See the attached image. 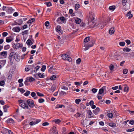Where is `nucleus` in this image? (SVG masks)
I'll return each instance as SVG.
<instances>
[{
    "mask_svg": "<svg viewBox=\"0 0 134 134\" xmlns=\"http://www.w3.org/2000/svg\"><path fill=\"white\" fill-rule=\"evenodd\" d=\"M13 58L17 62H18L20 60V57L19 56L18 53H15L14 52H12L10 53L9 58L11 60Z\"/></svg>",
    "mask_w": 134,
    "mask_h": 134,
    "instance_id": "f257e3e1",
    "label": "nucleus"
},
{
    "mask_svg": "<svg viewBox=\"0 0 134 134\" xmlns=\"http://www.w3.org/2000/svg\"><path fill=\"white\" fill-rule=\"evenodd\" d=\"M18 102L19 104V105L24 109H29V108L28 105L27 104L25 101L20 99L18 100Z\"/></svg>",
    "mask_w": 134,
    "mask_h": 134,
    "instance_id": "f03ea898",
    "label": "nucleus"
},
{
    "mask_svg": "<svg viewBox=\"0 0 134 134\" xmlns=\"http://www.w3.org/2000/svg\"><path fill=\"white\" fill-rule=\"evenodd\" d=\"M62 58L64 60H67L69 62L72 61V59L71 57H70L69 55L66 54H63L61 56Z\"/></svg>",
    "mask_w": 134,
    "mask_h": 134,
    "instance_id": "7ed1b4c3",
    "label": "nucleus"
},
{
    "mask_svg": "<svg viewBox=\"0 0 134 134\" xmlns=\"http://www.w3.org/2000/svg\"><path fill=\"white\" fill-rule=\"evenodd\" d=\"M26 102L29 106L31 108H32L35 106V105L34 104V101L32 99H28L26 101Z\"/></svg>",
    "mask_w": 134,
    "mask_h": 134,
    "instance_id": "20e7f679",
    "label": "nucleus"
},
{
    "mask_svg": "<svg viewBox=\"0 0 134 134\" xmlns=\"http://www.w3.org/2000/svg\"><path fill=\"white\" fill-rule=\"evenodd\" d=\"M94 42L93 41L91 42V44H85L84 45L85 47L83 48L84 51H86L90 47L93 46L94 44Z\"/></svg>",
    "mask_w": 134,
    "mask_h": 134,
    "instance_id": "39448f33",
    "label": "nucleus"
},
{
    "mask_svg": "<svg viewBox=\"0 0 134 134\" xmlns=\"http://www.w3.org/2000/svg\"><path fill=\"white\" fill-rule=\"evenodd\" d=\"M7 55V51H3L0 53V58H6Z\"/></svg>",
    "mask_w": 134,
    "mask_h": 134,
    "instance_id": "423d86ee",
    "label": "nucleus"
},
{
    "mask_svg": "<svg viewBox=\"0 0 134 134\" xmlns=\"http://www.w3.org/2000/svg\"><path fill=\"white\" fill-rule=\"evenodd\" d=\"M106 87L105 86L101 88L100 89L99 91V93L97 95L99 94H101L103 93L105 90H106Z\"/></svg>",
    "mask_w": 134,
    "mask_h": 134,
    "instance_id": "0eeeda50",
    "label": "nucleus"
},
{
    "mask_svg": "<svg viewBox=\"0 0 134 134\" xmlns=\"http://www.w3.org/2000/svg\"><path fill=\"white\" fill-rule=\"evenodd\" d=\"M41 121V120L39 119H36V122H34L33 121L30 122L29 124L31 126H32L34 125H35L39 123Z\"/></svg>",
    "mask_w": 134,
    "mask_h": 134,
    "instance_id": "6e6552de",
    "label": "nucleus"
},
{
    "mask_svg": "<svg viewBox=\"0 0 134 134\" xmlns=\"http://www.w3.org/2000/svg\"><path fill=\"white\" fill-rule=\"evenodd\" d=\"M87 112L88 114V118H91L93 117V114L90 110H88Z\"/></svg>",
    "mask_w": 134,
    "mask_h": 134,
    "instance_id": "1a4fd4ad",
    "label": "nucleus"
},
{
    "mask_svg": "<svg viewBox=\"0 0 134 134\" xmlns=\"http://www.w3.org/2000/svg\"><path fill=\"white\" fill-rule=\"evenodd\" d=\"M65 20V19L63 16L60 17L58 18L57 21V22H59L60 21L62 22H64Z\"/></svg>",
    "mask_w": 134,
    "mask_h": 134,
    "instance_id": "9d476101",
    "label": "nucleus"
},
{
    "mask_svg": "<svg viewBox=\"0 0 134 134\" xmlns=\"http://www.w3.org/2000/svg\"><path fill=\"white\" fill-rule=\"evenodd\" d=\"M13 39V38L11 36L7 37L6 38V41L7 42H10L12 41Z\"/></svg>",
    "mask_w": 134,
    "mask_h": 134,
    "instance_id": "9b49d317",
    "label": "nucleus"
},
{
    "mask_svg": "<svg viewBox=\"0 0 134 134\" xmlns=\"http://www.w3.org/2000/svg\"><path fill=\"white\" fill-rule=\"evenodd\" d=\"M127 0H122V5L124 6H125L126 5V3L127 4H129V7L130 6V2L129 3H128L129 2H127Z\"/></svg>",
    "mask_w": 134,
    "mask_h": 134,
    "instance_id": "f8f14e48",
    "label": "nucleus"
},
{
    "mask_svg": "<svg viewBox=\"0 0 134 134\" xmlns=\"http://www.w3.org/2000/svg\"><path fill=\"white\" fill-rule=\"evenodd\" d=\"M100 110V109L98 107H97L95 109L93 110V112L94 114L96 115L98 114Z\"/></svg>",
    "mask_w": 134,
    "mask_h": 134,
    "instance_id": "ddd939ff",
    "label": "nucleus"
},
{
    "mask_svg": "<svg viewBox=\"0 0 134 134\" xmlns=\"http://www.w3.org/2000/svg\"><path fill=\"white\" fill-rule=\"evenodd\" d=\"M18 23H16V25H21L23 23V20L22 19H20L17 20V21Z\"/></svg>",
    "mask_w": 134,
    "mask_h": 134,
    "instance_id": "4468645a",
    "label": "nucleus"
},
{
    "mask_svg": "<svg viewBox=\"0 0 134 134\" xmlns=\"http://www.w3.org/2000/svg\"><path fill=\"white\" fill-rule=\"evenodd\" d=\"M26 79L28 80L29 82H32L35 80L34 78L31 77H27L26 78Z\"/></svg>",
    "mask_w": 134,
    "mask_h": 134,
    "instance_id": "2eb2a0df",
    "label": "nucleus"
},
{
    "mask_svg": "<svg viewBox=\"0 0 134 134\" xmlns=\"http://www.w3.org/2000/svg\"><path fill=\"white\" fill-rule=\"evenodd\" d=\"M13 30L15 32H19L20 30V29L19 27H14L13 29Z\"/></svg>",
    "mask_w": 134,
    "mask_h": 134,
    "instance_id": "dca6fc26",
    "label": "nucleus"
},
{
    "mask_svg": "<svg viewBox=\"0 0 134 134\" xmlns=\"http://www.w3.org/2000/svg\"><path fill=\"white\" fill-rule=\"evenodd\" d=\"M26 43L28 46H30L33 44V42H32L31 40L29 39L27 40Z\"/></svg>",
    "mask_w": 134,
    "mask_h": 134,
    "instance_id": "f3484780",
    "label": "nucleus"
},
{
    "mask_svg": "<svg viewBox=\"0 0 134 134\" xmlns=\"http://www.w3.org/2000/svg\"><path fill=\"white\" fill-rule=\"evenodd\" d=\"M6 122L7 123H11L12 124L15 122L14 120L12 118L8 119Z\"/></svg>",
    "mask_w": 134,
    "mask_h": 134,
    "instance_id": "a211bd4d",
    "label": "nucleus"
},
{
    "mask_svg": "<svg viewBox=\"0 0 134 134\" xmlns=\"http://www.w3.org/2000/svg\"><path fill=\"white\" fill-rule=\"evenodd\" d=\"M31 96L35 99H36L37 98V97L36 96V94L34 92H32L31 94Z\"/></svg>",
    "mask_w": 134,
    "mask_h": 134,
    "instance_id": "6ab92c4d",
    "label": "nucleus"
},
{
    "mask_svg": "<svg viewBox=\"0 0 134 134\" xmlns=\"http://www.w3.org/2000/svg\"><path fill=\"white\" fill-rule=\"evenodd\" d=\"M126 16H129L128 19H131L133 17V15L131 14V12L129 11L126 14Z\"/></svg>",
    "mask_w": 134,
    "mask_h": 134,
    "instance_id": "aec40b11",
    "label": "nucleus"
},
{
    "mask_svg": "<svg viewBox=\"0 0 134 134\" xmlns=\"http://www.w3.org/2000/svg\"><path fill=\"white\" fill-rule=\"evenodd\" d=\"M8 129L4 128L1 131V132L3 134H8Z\"/></svg>",
    "mask_w": 134,
    "mask_h": 134,
    "instance_id": "412c9836",
    "label": "nucleus"
},
{
    "mask_svg": "<svg viewBox=\"0 0 134 134\" xmlns=\"http://www.w3.org/2000/svg\"><path fill=\"white\" fill-rule=\"evenodd\" d=\"M5 8H6V10L8 12H11L12 10V8L10 7H5Z\"/></svg>",
    "mask_w": 134,
    "mask_h": 134,
    "instance_id": "4be33fe9",
    "label": "nucleus"
},
{
    "mask_svg": "<svg viewBox=\"0 0 134 134\" xmlns=\"http://www.w3.org/2000/svg\"><path fill=\"white\" fill-rule=\"evenodd\" d=\"M109 125L112 127H116V124L115 123L110 122L109 124Z\"/></svg>",
    "mask_w": 134,
    "mask_h": 134,
    "instance_id": "5701e85b",
    "label": "nucleus"
},
{
    "mask_svg": "<svg viewBox=\"0 0 134 134\" xmlns=\"http://www.w3.org/2000/svg\"><path fill=\"white\" fill-rule=\"evenodd\" d=\"M6 62L5 60H3L0 61V64L2 66H4Z\"/></svg>",
    "mask_w": 134,
    "mask_h": 134,
    "instance_id": "b1692460",
    "label": "nucleus"
},
{
    "mask_svg": "<svg viewBox=\"0 0 134 134\" xmlns=\"http://www.w3.org/2000/svg\"><path fill=\"white\" fill-rule=\"evenodd\" d=\"M114 29V28H111L110 29L109 31V33L110 34H112L114 33L115 31Z\"/></svg>",
    "mask_w": 134,
    "mask_h": 134,
    "instance_id": "393cba45",
    "label": "nucleus"
},
{
    "mask_svg": "<svg viewBox=\"0 0 134 134\" xmlns=\"http://www.w3.org/2000/svg\"><path fill=\"white\" fill-rule=\"evenodd\" d=\"M131 50L129 48L127 47L124 48L123 49V51L124 52H129L130 51H131Z\"/></svg>",
    "mask_w": 134,
    "mask_h": 134,
    "instance_id": "a878e982",
    "label": "nucleus"
},
{
    "mask_svg": "<svg viewBox=\"0 0 134 134\" xmlns=\"http://www.w3.org/2000/svg\"><path fill=\"white\" fill-rule=\"evenodd\" d=\"M90 37H86L84 40V41L85 43H87L90 40Z\"/></svg>",
    "mask_w": 134,
    "mask_h": 134,
    "instance_id": "bb28decb",
    "label": "nucleus"
},
{
    "mask_svg": "<svg viewBox=\"0 0 134 134\" xmlns=\"http://www.w3.org/2000/svg\"><path fill=\"white\" fill-rule=\"evenodd\" d=\"M35 19L34 18H31L29 19L27 22L28 24L31 23L35 21Z\"/></svg>",
    "mask_w": 134,
    "mask_h": 134,
    "instance_id": "cd10ccee",
    "label": "nucleus"
},
{
    "mask_svg": "<svg viewBox=\"0 0 134 134\" xmlns=\"http://www.w3.org/2000/svg\"><path fill=\"white\" fill-rule=\"evenodd\" d=\"M12 47L13 48L16 49L19 48L18 44H14V45Z\"/></svg>",
    "mask_w": 134,
    "mask_h": 134,
    "instance_id": "c85d7f7f",
    "label": "nucleus"
},
{
    "mask_svg": "<svg viewBox=\"0 0 134 134\" xmlns=\"http://www.w3.org/2000/svg\"><path fill=\"white\" fill-rule=\"evenodd\" d=\"M81 20L79 18H77L75 20V22L76 24H79L81 22Z\"/></svg>",
    "mask_w": 134,
    "mask_h": 134,
    "instance_id": "c756f323",
    "label": "nucleus"
},
{
    "mask_svg": "<svg viewBox=\"0 0 134 134\" xmlns=\"http://www.w3.org/2000/svg\"><path fill=\"white\" fill-rule=\"evenodd\" d=\"M110 111L109 113L107 114L108 116V118H111L113 116V114L111 113H110Z\"/></svg>",
    "mask_w": 134,
    "mask_h": 134,
    "instance_id": "7c9ffc66",
    "label": "nucleus"
},
{
    "mask_svg": "<svg viewBox=\"0 0 134 134\" xmlns=\"http://www.w3.org/2000/svg\"><path fill=\"white\" fill-rule=\"evenodd\" d=\"M56 79V77L55 75H53L52 76H51L50 77L49 79H50L52 80H55Z\"/></svg>",
    "mask_w": 134,
    "mask_h": 134,
    "instance_id": "2f4dec72",
    "label": "nucleus"
},
{
    "mask_svg": "<svg viewBox=\"0 0 134 134\" xmlns=\"http://www.w3.org/2000/svg\"><path fill=\"white\" fill-rule=\"evenodd\" d=\"M44 4L46 5L47 7H50L52 6V4L50 2H46L44 3Z\"/></svg>",
    "mask_w": 134,
    "mask_h": 134,
    "instance_id": "473e14b6",
    "label": "nucleus"
},
{
    "mask_svg": "<svg viewBox=\"0 0 134 134\" xmlns=\"http://www.w3.org/2000/svg\"><path fill=\"white\" fill-rule=\"evenodd\" d=\"M115 8V7L114 5L110 6L109 7V9L112 10H114Z\"/></svg>",
    "mask_w": 134,
    "mask_h": 134,
    "instance_id": "72a5a7b5",
    "label": "nucleus"
},
{
    "mask_svg": "<svg viewBox=\"0 0 134 134\" xmlns=\"http://www.w3.org/2000/svg\"><path fill=\"white\" fill-rule=\"evenodd\" d=\"M75 9L76 10H77L80 7V5L79 4H76L75 5Z\"/></svg>",
    "mask_w": 134,
    "mask_h": 134,
    "instance_id": "f704fd0d",
    "label": "nucleus"
},
{
    "mask_svg": "<svg viewBox=\"0 0 134 134\" xmlns=\"http://www.w3.org/2000/svg\"><path fill=\"white\" fill-rule=\"evenodd\" d=\"M30 92L29 91H27L24 94L25 96L27 97L28 96L29 94L30 93Z\"/></svg>",
    "mask_w": 134,
    "mask_h": 134,
    "instance_id": "c9c22d12",
    "label": "nucleus"
},
{
    "mask_svg": "<svg viewBox=\"0 0 134 134\" xmlns=\"http://www.w3.org/2000/svg\"><path fill=\"white\" fill-rule=\"evenodd\" d=\"M18 90L19 91L22 93H24L25 92V90L23 88L20 89L19 88H18Z\"/></svg>",
    "mask_w": 134,
    "mask_h": 134,
    "instance_id": "e433bc0d",
    "label": "nucleus"
},
{
    "mask_svg": "<svg viewBox=\"0 0 134 134\" xmlns=\"http://www.w3.org/2000/svg\"><path fill=\"white\" fill-rule=\"evenodd\" d=\"M61 27L60 26H58L56 29V31L57 32H59V31H60L61 30Z\"/></svg>",
    "mask_w": 134,
    "mask_h": 134,
    "instance_id": "4c0bfd02",
    "label": "nucleus"
},
{
    "mask_svg": "<svg viewBox=\"0 0 134 134\" xmlns=\"http://www.w3.org/2000/svg\"><path fill=\"white\" fill-rule=\"evenodd\" d=\"M36 93L37 95L39 97H43L44 96V94L38 92H37Z\"/></svg>",
    "mask_w": 134,
    "mask_h": 134,
    "instance_id": "58836bf2",
    "label": "nucleus"
},
{
    "mask_svg": "<svg viewBox=\"0 0 134 134\" xmlns=\"http://www.w3.org/2000/svg\"><path fill=\"white\" fill-rule=\"evenodd\" d=\"M40 66H37L35 68V69H36V70H34V71L35 72H36L37 70L40 68Z\"/></svg>",
    "mask_w": 134,
    "mask_h": 134,
    "instance_id": "ea45409f",
    "label": "nucleus"
},
{
    "mask_svg": "<svg viewBox=\"0 0 134 134\" xmlns=\"http://www.w3.org/2000/svg\"><path fill=\"white\" fill-rule=\"evenodd\" d=\"M54 121L55 124H58L61 121L59 119H57L56 120H54Z\"/></svg>",
    "mask_w": 134,
    "mask_h": 134,
    "instance_id": "a19ab883",
    "label": "nucleus"
},
{
    "mask_svg": "<svg viewBox=\"0 0 134 134\" xmlns=\"http://www.w3.org/2000/svg\"><path fill=\"white\" fill-rule=\"evenodd\" d=\"M38 78H44V75H43L41 73H40L38 74Z\"/></svg>",
    "mask_w": 134,
    "mask_h": 134,
    "instance_id": "79ce46f5",
    "label": "nucleus"
},
{
    "mask_svg": "<svg viewBox=\"0 0 134 134\" xmlns=\"http://www.w3.org/2000/svg\"><path fill=\"white\" fill-rule=\"evenodd\" d=\"M81 100L80 99H76L75 101V102L77 104H79V103L81 102Z\"/></svg>",
    "mask_w": 134,
    "mask_h": 134,
    "instance_id": "37998d69",
    "label": "nucleus"
},
{
    "mask_svg": "<svg viewBox=\"0 0 134 134\" xmlns=\"http://www.w3.org/2000/svg\"><path fill=\"white\" fill-rule=\"evenodd\" d=\"M46 66L45 65H43L41 69V70L44 72L46 69Z\"/></svg>",
    "mask_w": 134,
    "mask_h": 134,
    "instance_id": "c03bdc74",
    "label": "nucleus"
},
{
    "mask_svg": "<svg viewBox=\"0 0 134 134\" xmlns=\"http://www.w3.org/2000/svg\"><path fill=\"white\" fill-rule=\"evenodd\" d=\"M10 47V46L8 44L6 46H5L4 47V49L5 50H7Z\"/></svg>",
    "mask_w": 134,
    "mask_h": 134,
    "instance_id": "a18cd8bd",
    "label": "nucleus"
},
{
    "mask_svg": "<svg viewBox=\"0 0 134 134\" xmlns=\"http://www.w3.org/2000/svg\"><path fill=\"white\" fill-rule=\"evenodd\" d=\"M97 89L93 88L92 89L91 91L93 93H94L97 91Z\"/></svg>",
    "mask_w": 134,
    "mask_h": 134,
    "instance_id": "49530a36",
    "label": "nucleus"
},
{
    "mask_svg": "<svg viewBox=\"0 0 134 134\" xmlns=\"http://www.w3.org/2000/svg\"><path fill=\"white\" fill-rule=\"evenodd\" d=\"M38 101L39 103H41L44 102V100L43 99L40 98L38 99Z\"/></svg>",
    "mask_w": 134,
    "mask_h": 134,
    "instance_id": "de8ad7c7",
    "label": "nucleus"
},
{
    "mask_svg": "<svg viewBox=\"0 0 134 134\" xmlns=\"http://www.w3.org/2000/svg\"><path fill=\"white\" fill-rule=\"evenodd\" d=\"M5 84V81L4 80H2L0 81V86H3Z\"/></svg>",
    "mask_w": 134,
    "mask_h": 134,
    "instance_id": "09e8293b",
    "label": "nucleus"
},
{
    "mask_svg": "<svg viewBox=\"0 0 134 134\" xmlns=\"http://www.w3.org/2000/svg\"><path fill=\"white\" fill-rule=\"evenodd\" d=\"M55 88H56V87L55 86H54L53 85L52 86L50 90L52 91L53 92L55 91Z\"/></svg>",
    "mask_w": 134,
    "mask_h": 134,
    "instance_id": "8fccbe9b",
    "label": "nucleus"
},
{
    "mask_svg": "<svg viewBox=\"0 0 134 134\" xmlns=\"http://www.w3.org/2000/svg\"><path fill=\"white\" fill-rule=\"evenodd\" d=\"M29 32L28 30H26L22 32V35H23L27 34H28Z\"/></svg>",
    "mask_w": 134,
    "mask_h": 134,
    "instance_id": "3c124183",
    "label": "nucleus"
},
{
    "mask_svg": "<svg viewBox=\"0 0 134 134\" xmlns=\"http://www.w3.org/2000/svg\"><path fill=\"white\" fill-rule=\"evenodd\" d=\"M128 70L127 69H124L123 71V73L124 74H125L127 73Z\"/></svg>",
    "mask_w": 134,
    "mask_h": 134,
    "instance_id": "603ef678",
    "label": "nucleus"
},
{
    "mask_svg": "<svg viewBox=\"0 0 134 134\" xmlns=\"http://www.w3.org/2000/svg\"><path fill=\"white\" fill-rule=\"evenodd\" d=\"M29 81L28 80L26 79V80L24 82V84L26 86H28L29 85V84L28 83V82H29Z\"/></svg>",
    "mask_w": 134,
    "mask_h": 134,
    "instance_id": "864d4df0",
    "label": "nucleus"
},
{
    "mask_svg": "<svg viewBox=\"0 0 134 134\" xmlns=\"http://www.w3.org/2000/svg\"><path fill=\"white\" fill-rule=\"evenodd\" d=\"M119 44L120 46H123L125 45V43L124 42H120Z\"/></svg>",
    "mask_w": 134,
    "mask_h": 134,
    "instance_id": "5fc2aeb1",
    "label": "nucleus"
},
{
    "mask_svg": "<svg viewBox=\"0 0 134 134\" xmlns=\"http://www.w3.org/2000/svg\"><path fill=\"white\" fill-rule=\"evenodd\" d=\"M81 59L80 58H78L76 60V63L77 64H79L80 63Z\"/></svg>",
    "mask_w": 134,
    "mask_h": 134,
    "instance_id": "6e6d98bb",
    "label": "nucleus"
},
{
    "mask_svg": "<svg viewBox=\"0 0 134 134\" xmlns=\"http://www.w3.org/2000/svg\"><path fill=\"white\" fill-rule=\"evenodd\" d=\"M114 68V65L113 64H111L109 66V69H110L112 71L113 70Z\"/></svg>",
    "mask_w": 134,
    "mask_h": 134,
    "instance_id": "4d7b16f0",
    "label": "nucleus"
},
{
    "mask_svg": "<svg viewBox=\"0 0 134 134\" xmlns=\"http://www.w3.org/2000/svg\"><path fill=\"white\" fill-rule=\"evenodd\" d=\"M134 131V128H133L132 129H128L126 131L127 132H132V131Z\"/></svg>",
    "mask_w": 134,
    "mask_h": 134,
    "instance_id": "13d9d810",
    "label": "nucleus"
},
{
    "mask_svg": "<svg viewBox=\"0 0 134 134\" xmlns=\"http://www.w3.org/2000/svg\"><path fill=\"white\" fill-rule=\"evenodd\" d=\"M8 34L7 32H3L2 34V35L3 36V37H5L7 36Z\"/></svg>",
    "mask_w": 134,
    "mask_h": 134,
    "instance_id": "bf43d9fd",
    "label": "nucleus"
},
{
    "mask_svg": "<svg viewBox=\"0 0 134 134\" xmlns=\"http://www.w3.org/2000/svg\"><path fill=\"white\" fill-rule=\"evenodd\" d=\"M129 87L127 86H126L124 88V91L125 92H127L128 91Z\"/></svg>",
    "mask_w": 134,
    "mask_h": 134,
    "instance_id": "052dcab7",
    "label": "nucleus"
},
{
    "mask_svg": "<svg viewBox=\"0 0 134 134\" xmlns=\"http://www.w3.org/2000/svg\"><path fill=\"white\" fill-rule=\"evenodd\" d=\"M57 108H62L63 107H64V108H65V107L64 105H57Z\"/></svg>",
    "mask_w": 134,
    "mask_h": 134,
    "instance_id": "680f3d73",
    "label": "nucleus"
},
{
    "mask_svg": "<svg viewBox=\"0 0 134 134\" xmlns=\"http://www.w3.org/2000/svg\"><path fill=\"white\" fill-rule=\"evenodd\" d=\"M129 123L132 125L134 124V120H131L129 122Z\"/></svg>",
    "mask_w": 134,
    "mask_h": 134,
    "instance_id": "e2e57ef3",
    "label": "nucleus"
},
{
    "mask_svg": "<svg viewBox=\"0 0 134 134\" xmlns=\"http://www.w3.org/2000/svg\"><path fill=\"white\" fill-rule=\"evenodd\" d=\"M60 94L61 95H65L66 94V93L63 91H61L60 93Z\"/></svg>",
    "mask_w": 134,
    "mask_h": 134,
    "instance_id": "0e129e2a",
    "label": "nucleus"
},
{
    "mask_svg": "<svg viewBox=\"0 0 134 134\" xmlns=\"http://www.w3.org/2000/svg\"><path fill=\"white\" fill-rule=\"evenodd\" d=\"M49 24V22L48 21H46L45 23V25L46 27L48 26Z\"/></svg>",
    "mask_w": 134,
    "mask_h": 134,
    "instance_id": "69168bd1",
    "label": "nucleus"
},
{
    "mask_svg": "<svg viewBox=\"0 0 134 134\" xmlns=\"http://www.w3.org/2000/svg\"><path fill=\"white\" fill-rule=\"evenodd\" d=\"M49 123L48 122H44L42 124V125L43 126H46L48 125Z\"/></svg>",
    "mask_w": 134,
    "mask_h": 134,
    "instance_id": "338daca9",
    "label": "nucleus"
},
{
    "mask_svg": "<svg viewBox=\"0 0 134 134\" xmlns=\"http://www.w3.org/2000/svg\"><path fill=\"white\" fill-rule=\"evenodd\" d=\"M81 115V114L78 113L75 115V116L76 117H79Z\"/></svg>",
    "mask_w": 134,
    "mask_h": 134,
    "instance_id": "774afa93",
    "label": "nucleus"
}]
</instances>
